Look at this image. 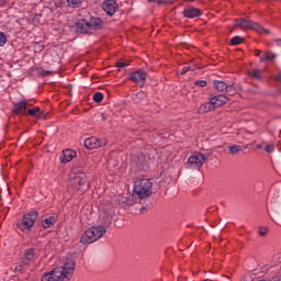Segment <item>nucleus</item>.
Wrapping results in <instances>:
<instances>
[{
    "instance_id": "nucleus-1",
    "label": "nucleus",
    "mask_w": 281,
    "mask_h": 281,
    "mask_svg": "<svg viewBox=\"0 0 281 281\" xmlns=\"http://www.w3.org/2000/svg\"><path fill=\"white\" fill-rule=\"evenodd\" d=\"M76 271V262L68 260L61 267H57L42 277V281H70Z\"/></svg>"
},
{
    "instance_id": "nucleus-34",
    "label": "nucleus",
    "mask_w": 281,
    "mask_h": 281,
    "mask_svg": "<svg viewBox=\"0 0 281 281\" xmlns=\"http://www.w3.org/2000/svg\"><path fill=\"white\" fill-rule=\"evenodd\" d=\"M274 218H277V221L281 220V214L279 211H274Z\"/></svg>"
},
{
    "instance_id": "nucleus-43",
    "label": "nucleus",
    "mask_w": 281,
    "mask_h": 281,
    "mask_svg": "<svg viewBox=\"0 0 281 281\" xmlns=\"http://www.w3.org/2000/svg\"><path fill=\"white\" fill-rule=\"evenodd\" d=\"M183 1H190L191 3L194 2L195 0H183Z\"/></svg>"
},
{
    "instance_id": "nucleus-18",
    "label": "nucleus",
    "mask_w": 281,
    "mask_h": 281,
    "mask_svg": "<svg viewBox=\"0 0 281 281\" xmlns=\"http://www.w3.org/2000/svg\"><path fill=\"white\" fill-rule=\"evenodd\" d=\"M56 223H58V217L56 215H52L42 221V227L44 229H49V227H54Z\"/></svg>"
},
{
    "instance_id": "nucleus-9",
    "label": "nucleus",
    "mask_w": 281,
    "mask_h": 281,
    "mask_svg": "<svg viewBox=\"0 0 281 281\" xmlns=\"http://www.w3.org/2000/svg\"><path fill=\"white\" fill-rule=\"evenodd\" d=\"M70 184L74 186L79 192H87L90 188L89 180H87V176L78 175L75 177H70Z\"/></svg>"
},
{
    "instance_id": "nucleus-25",
    "label": "nucleus",
    "mask_w": 281,
    "mask_h": 281,
    "mask_svg": "<svg viewBox=\"0 0 281 281\" xmlns=\"http://www.w3.org/2000/svg\"><path fill=\"white\" fill-rule=\"evenodd\" d=\"M241 150L243 149L238 145H233L228 147V153H231V155H238V153H240Z\"/></svg>"
},
{
    "instance_id": "nucleus-4",
    "label": "nucleus",
    "mask_w": 281,
    "mask_h": 281,
    "mask_svg": "<svg viewBox=\"0 0 281 281\" xmlns=\"http://www.w3.org/2000/svg\"><path fill=\"white\" fill-rule=\"evenodd\" d=\"M134 192L138 199H148L153 194V182L148 179H142L139 182H135Z\"/></svg>"
},
{
    "instance_id": "nucleus-40",
    "label": "nucleus",
    "mask_w": 281,
    "mask_h": 281,
    "mask_svg": "<svg viewBox=\"0 0 281 281\" xmlns=\"http://www.w3.org/2000/svg\"><path fill=\"white\" fill-rule=\"evenodd\" d=\"M276 43L280 47L281 46V38L276 40Z\"/></svg>"
},
{
    "instance_id": "nucleus-10",
    "label": "nucleus",
    "mask_w": 281,
    "mask_h": 281,
    "mask_svg": "<svg viewBox=\"0 0 281 281\" xmlns=\"http://www.w3.org/2000/svg\"><path fill=\"white\" fill-rule=\"evenodd\" d=\"M205 164V155L201 153L192 154L187 161V166L190 168H201Z\"/></svg>"
},
{
    "instance_id": "nucleus-17",
    "label": "nucleus",
    "mask_w": 281,
    "mask_h": 281,
    "mask_svg": "<svg viewBox=\"0 0 281 281\" xmlns=\"http://www.w3.org/2000/svg\"><path fill=\"white\" fill-rule=\"evenodd\" d=\"M77 156L76 150L74 149H66L60 155L59 159L61 164H69L75 157Z\"/></svg>"
},
{
    "instance_id": "nucleus-27",
    "label": "nucleus",
    "mask_w": 281,
    "mask_h": 281,
    "mask_svg": "<svg viewBox=\"0 0 281 281\" xmlns=\"http://www.w3.org/2000/svg\"><path fill=\"white\" fill-rule=\"evenodd\" d=\"M93 100L94 102L100 103L102 100H104V94H102V92H95L93 94Z\"/></svg>"
},
{
    "instance_id": "nucleus-14",
    "label": "nucleus",
    "mask_w": 281,
    "mask_h": 281,
    "mask_svg": "<svg viewBox=\"0 0 281 281\" xmlns=\"http://www.w3.org/2000/svg\"><path fill=\"white\" fill-rule=\"evenodd\" d=\"M210 102L213 106V109H216L218 106H223V104H227L229 102V99L225 94H217L210 99Z\"/></svg>"
},
{
    "instance_id": "nucleus-7",
    "label": "nucleus",
    "mask_w": 281,
    "mask_h": 281,
    "mask_svg": "<svg viewBox=\"0 0 281 281\" xmlns=\"http://www.w3.org/2000/svg\"><path fill=\"white\" fill-rule=\"evenodd\" d=\"M36 261V250L34 248H29L24 251L20 265L15 266V271H23V267H30L32 262Z\"/></svg>"
},
{
    "instance_id": "nucleus-37",
    "label": "nucleus",
    "mask_w": 281,
    "mask_h": 281,
    "mask_svg": "<svg viewBox=\"0 0 281 281\" xmlns=\"http://www.w3.org/2000/svg\"><path fill=\"white\" fill-rule=\"evenodd\" d=\"M147 1H149L150 3H159V4H161V0H147Z\"/></svg>"
},
{
    "instance_id": "nucleus-36",
    "label": "nucleus",
    "mask_w": 281,
    "mask_h": 281,
    "mask_svg": "<svg viewBox=\"0 0 281 281\" xmlns=\"http://www.w3.org/2000/svg\"><path fill=\"white\" fill-rule=\"evenodd\" d=\"M277 262L281 263V252L276 256Z\"/></svg>"
},
{
    "instance_id": "nucleus-38",
    "label": "nucleus",
    "mask_w": 281,
    "mask_h": 281,
    "mask_svg": "<svg viewBox=\"0 0 281 281\" xmlns=\"http://www.w3.org/2000/svg\"><path fill=\"white\" fill-rule=\"evenodd\" d=\"M274 79H276L278 82H280V80H281V72H279V74L274 77Z\"/></svg>"
},
{
    "instance_id": "nucleus-8",
    "label": "nucleus",
    "mask_w": 281,
    "mask_h": 281,
    "mask_svg": "<svg viewBox=\"0 0 281 281\" xmlns=\"http://www.w3.org/2000/svg\"><path fill=\"white\" fill-rule=\"evenodd\" d=\"M213 86L217 91L226 92V93H236L240 86L236 85L235 82H227L222 80H214Z\"/></svg>"
},
{
    "instance_id": "nucleus-30",
    "label": "nucleus",
    "mask_w": 281,
    "mask_h": 281,
    "mask_svg": "<svg viewBox=\"0 0 281 281\" xmlns=\"http://www.w3.org/2000/svg\"><path fill=\"white\" fill-rule=\"evenodd\" d=\"M195 86L196 87H207V81H205V80H196L195 81Z\"/></svg>"
},
{
    "instance_id": "nucleus-19",
    "label": "nucleus",
    "mask_w": 281,
    "mask_h": 281,
    "mask_svg": "<svg viewBox=\"0 0 281 281\" xmlns=\"http://www.w3.org/2000/svg\"><path fill=\"white\" fill-rule=\"evenodd\" d=\"M27 115H31V117H36V120H43V117H45V114L43 112H41V108H38V106L29 109Z\"/></svg>"
},
{
    "instance_id": "nucleus-24",
    "label": "nucleus",
    "mask_w": 281,
    "mask_h": 281,
    "mask_svg": "<svg viewBox=\"0 0 281 281\" xmlns=\"http://www.w3.org/2000/svg\"><path fill=\"white\" fill-rule=\"evenodd\" d=\"M82 1L85 0H67L69 8H80L82 5Z\"/></svg>"
},
{
    "instance_id": "nucleus-13",
    "label": "nucleus",
    "mask_w": 281,
    "mask_h": 281,
    "mask_svg": "<svg viewBox=\"0 0 281 281\" xmlns=\"http://www.w3.org/2000/svg\"><path fill=\"white\" fill-rule=\"evenodd\" d=\"M102 9L108 14V16H113L120 7L115 0H104L102 3Z\"/></svg>"
},
{
    "instance_id": "nucleus-29",
    "label": "nucleus",
    "mask_w": 281,
    "mask_h": 281,
    "mask_svg": "<svg viewBox=\"0 0 281 281\" xmlns=\"http://www.w3.org/2000/svg\"><path fill=\"white\" fill-rule=\"evenodd\" d=\"M8 43V37L5 36V33L0 32V47H3Z\"/></svg>"
},
{
    "instance_id": "nucleus-42",
    "label": "nucleus",
    "mask_w": 281,
    "mask_h": 281,
    "mask_svg": "<svg viewBox=\"0 0 281 281\" xmlns=\"http://www.w3.org/2000/svg\"><path fill=\"white\" fill-rule=\"evenodd\" d=\"M143 161H144L143 157L138 159V164H143Z\"/></svg>"
},
{
    "instance_id": "nucleus-31",
    "label": "nucleus",
    "mask_w": 281,
    "mask_h": 281,
    "mask_svg": "<svg viewBox=\"0 0 281 281\" xmlns=\"http://www.w3.org/2000/svg\"><path fill=\"white\" fill-rule=\"evenodd\" d=\"M265 150L266 153H274L276 147L273 145H267Z\"/></svg>"
},
{
    "instance_id": "nucleus-6",
    "label": "nucleus",
    "mask_w": 281,
    "mask_h": 281,
    "mask_svg": "<svg viewBox=\"0 0 281 281\" xmlns=\"http://www.w3.org/2000/svg\"><path fill=\"white\" fill-rule=\"evenodd\" d=\"M37 218H38V212L32 211L23 216L22 222L18 223L16 227L21 232H25V229H32V227H34V223H36Z\"/></svg>"
},
{
    "instance_id": "nucleus-41",
    "label": "nucleus",
    "mask_w": 281,
    "mask_h": 281,
    "mask_svg": "<svg viewBox=\"0 0 281 281\" xmlns=\"http://www.w3.org/2000/svg\"><path fill=\"white\" fill-rule=\"evenodd\" d=\"M102 121L104 122V120H106V114H101Z\"/></svg>"
},
{
    "instance_id": "nucleus-39",
    "label": "nucleus",
    "mask_w": 281,
    "mask_h": 281,
    "mask_svg": "<svg viewBox=\"0 0 281 281\" xmlns=\"http://www.w3.org/2000/svg\"><path fill=\"white\" fill-rule=\"evenodd\" d=\"M261 54H262V50H255V55L258 56L259 58H260Z\"/></svg>"
},
{
    "instance_id": "nucleus-2",
    "label": "nucleus",
    "mask_w": 281,
    "mask_h": 281,
    "mask_svg": "<svg viewBox=\"0 0 281 281\" xmlns=\"http://www.w3.org/2000/svg\"><path fill=\"white\" fill-rule=\"evenodd\" d=\"M104 27V22L100 18H90L89 20L81 19L75 24V30L78 34H92Z\"/></svg>"
},
{
    "instance_id": "nucleus-45",
    "label": "nucleus",
    "mask_w": 281,
    "mask_h": 281,
    "mask_svg": "<svg viewBox=\"0 0 281 281\" xmlns=\"http://www.w3.org/2000/svg\"><path fill=\"white\" fill-rule=\"evenodd\" d=\"M257 148H262L261 146H257Z\"/></svg>"
},
{
    "instance_id": "nucleus-44",
    "label": "nucleus",
    "mask_w": 281,
    "mask_h": 281,
    "mask_svg": "<svg viewBox=\"0 0 281 281\" xmlns=\"http://www.w3.org/2000/svg\"><path fill=\"white\" fill-rule=\"evenodd\" d=\"M269 216H270L271 221H273V217L271 215H269Z\"/></svg>"
},
{
    "instance_id": "nucleus-16",
    "label": "nucleus",
    "mask_w": 281,
    "mask_h": 281,
    "mask_svg": "<svg viewBox=\"0 0 281 281\" xmlns=\"http://www.w3.org/2000/svg\"><path fill=\"white\" fill-rule=\"evenodd\" d=\"M27 111V100H22L13 104V113L15 115H23Z\"/></svg>"
},
{
    "instance_id": "nucleus-12",
    "label": "nucleus",
    "mask_w": 281,
    "mask_h": 281,
    "mask_svg": "<svg viewBox=\"0 0 281 281\" xmlns=\"http://www.w3.org/2000/svg\"><path fill=\"white\" fill-rule=\"evenodd\" d=\"M147 77L148 74L145 70L138 69L130 75V80L136 85H140V87H144V85H146Z\"/></svg>"
},
{
    "instance_id": "nucleus-11",
    "label": "nucleus",
    "mask_w": 281,
    "mask_h": 281,
    "mask_svg": "<svg viewBox=\"0 0 281 281\" xmlns=\"http://www.w3.org/2000/svg\"><path fill=\"white\" fill-rule=\"evenodd\" d=\"M106 139H99L95 136L89 137L85 139V146L88 150H93L95 148H102V146H106Z\"/></svg>"
},
{
    "instance_id": "nucleus-35",
    "label": "nucleus",
    "mask_w": 281,
    "mask_h": 281,
    "mask_svg": "<svg viewBox=\"0 0 281 281\" xmlns=\"http://www.w3.org/2000/svg\"><path fill=\"white\" fill-rule=\"evenodd\" d=\"M188 71H190V67H183L182 70H181V75L183 74H188Z\"/></svg>"
},
{
    "instance_id": "nucleus-3",
    "label": "nucleus",
    "mask_w": 281,
    "mask_h": 281,
    "mask_svg": "<svg viewBox=\"0 0 281 281\" xmlns=\"http://www.w3.org/2000/svg\"><path fill=\"white\" fill-rule=\"evenodd\" d=\"M106 234V228L104 226H92L86 231V233L81 236L80 243L81 245H91L100 240L102 236Z\"/></svg>"
},
{
    "instance_id": "nucleus-23",
    "label": "nucleus",
    "mask_w": 281,
    "mask_h": 281,
    "mask_svg": "<svg viewBox=\"0 0 281 281\" xmlns=\"http://www.w3.org/2000/svg\"><path fill=\"white\" fill-rule=\"evenodd\" d=\"M120 205H122V207H126L128 205H133V203H135V201H133V196L130 198H121V200H119Z\"/></svg>"
},
{
    "instance_id": "nucleus-21",
    "label": "nucleus",
    "mask_w": 281,
    "mask_h": 281,
    "mask_svg": "<svg viewBox=\"0 0 281 281\" xmlns=\"http://www.w3.org/2000/svg\"><path fill=\"white\" fill-rule=\"evenodd\" d=\"M278 55L276 53L266 52L262 56H260V63H267V60H273Z\"/></svg>"
},
{
    "instance_id": "nucleus-28",
    "label": "nucleus",
    "mask_w": 281,
    "mask_h": 281,
    "mask_svg": "<svg viewBox=\"0 0 281 281\" xmlns=\"http://www.w3.org/2000/svg\"><path fill=\"white\" fill-rule=\"evenodd\" d=\"M240 43H243V37L240 36H234L231 40V45H240Z\"/></svg>"
},
{
    "instance_id": "nucleus-20",
    "label": "nucleus",
    "mask_w": 281,
    "mask_h": 281,
    "mask_svg": "<svg viewBox=\"0 0 281 281\" xmlns=\"http://www.w3.org/2000/svg\"><path fill=\"white\" fill-rule=\"evenodd\" d=\"M213 105H212V102H206V103H203L202 105H200V108L198 109V113L200 114H203V113H210V111H212Z\"/></svg>"
},
{
    "instance_id": "nucleus-26",
    "label": "nucleus",
    "mask_w": 281,
    "mask_h": 281,
    "mask_svg": "<svg viewBox=\"0 0 281 281\" xmlns=\"http://www.w3.org/2000/svg\"><path fill=\"white\" fill-rule=\"evenodd\" d=\"M258 234H259V236L265 238V236H267V234H269V227H267V226H259Z\"/></svg>"
},
{
    "instance_id": "nucleus-33",
    "label": "nucleus",
    "mask_w": 281,
    "mask_h": 281,
    "mask_svg": "<svg viewBox=\"0 0 281 281\" xmlns=\"http://www.w3.org/2000/svg\"><path fill=\"white\" fill-rule=\"evenodd\" d=\"M165 3L167 5H172V3H175V0H160V4Z\"/></svg>"
},
{
    "instance_id": "nucleus-22",
    "label": "nucleus",
    "mask_w": 281,
    "mask_h": 281,
    "mask_svg": "<svg viewBox=\"0 0 281 281\" xmlns=\"http://www.w3.org/2000/svg\"><path fill=\"white\" fill-rule=\"evenodd\" d=\"M248 76H250V78H255V80H262V70L251 69L248 71Z\"/></svg>"
},
{
    "instance_id": "nucleus-5",
    "label": "nucleus",
    "mask_w": 281,
    "mask_h": 281,
    "mask_svg": "<svg viewBox=\"0 0 281 281\" xmlns=\"http://www.w3.org/2000/svg\"><path fill=\"white\" fill-rule=\"evenodd\" d=\"M235 27H240V30H255V32H258L259 34H262V32L269 34V30H265L262 25L247 19L235 20Z\"/></svg>"
},
{
    "instance_id": "nucleus-15",
    "label": "nucleus",
    "mask_w": 281,
    "mask_h": 281,
    "mask_svg": "<svg viewBox=\"0 0 281 281\" xmlns=\"http://www.w3.org/2000/svg\"><path fill=\"white\" fill-rule=\"evenodd\" d=\"M182 14L183 16H186V19H199V16H201L202 13L200 9H196L193 5H189L184 8Z\"/></svg>"
},
{
    "instance_id": "nucleus-46",
    "label": "nucleus",
    "mask_w": 281,
    "mask_h": 281,
    "mask_svg": "<svg viewBox=\"0 0 281 281\" xmlns=\"http://www.w3.org/2000/svg\"><path fill=\"white\" fill-rule=\"evenodd\" d=\"M46 74H49V71H46Z\"/></svg>"
},
{
    "instance_id": "nucleus-32",
    "label": "nucleus",
    "mask_w": 281,
    "mask_h": 281,
    "mask_svg": "<svg viewBox=\"0 0 281 281\" xmlns=\"http://www.w3.org/2000/svg\"><path fill=\"white\" fill-rule=\"evenodd\" d=\"M116 67H119V69H123V67H128V63H126V61H119L116 64Z\"/></svg>"
}]
</instances>
